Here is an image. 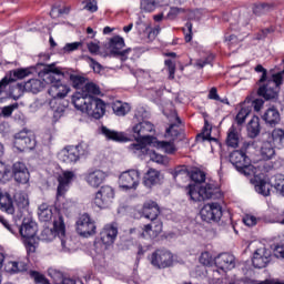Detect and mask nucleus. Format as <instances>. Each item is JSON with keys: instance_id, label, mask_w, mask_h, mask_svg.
<instances>
[{"instance_id": "nucleus-47", "label": "nucleus", "mask_w": 284, "mask_h": 284, "mask_svg": "<svg viewBox=\"0 0 284 284\" xmlns=\"http://www.w3.org/2000/svg\"><path fill=\"white\" fill-rule=\"evenodd\" d=\"M173 179H187V168L186 166H176L173 171Z\"/></svg>"}, {"instance_id": "nucleus-39", "label": "nucleus", "mask_w": 284, "mask_h": 284, "mask_svg": "<svg viewBox=\"0 0 284 284\" xmlns=\"http://www.w3.org/2000/svg\"><path fill=\"white\" fill-rule=\"evenodd\" d=\"M113 112L116 116H125L130 112L131 108L128 103L116 102L113 104Z\"/></svg>"}, {"instance_id": "nucleus-38", "label": "nucleus", "mask_w": 284, "mask_h": 284, "mask_svg": "<svg viewBox=\"0 0 284 284\" xmlns=\"http://www.w3.org/2000/svg\"><path fill=\"white\" fill-rule=\"evenodd\" d=\"M271 189L272 184H270V182L267 183L265 180H260L255 184V192H257V194H262V196H270Z\"/></svg>"}, {"instance_id": "nucleus-12", "label": "nucleus", "mask_w": 284, "mask_h": 284, "mask_svg": "<svg viewBox=\"0 0 284 284\" xmlns=\"http://www.w3.org/2000/svg\"><path fill=\"white\" fill-rule=\"evenodd\" d=\"M77 232L80 236L88 239V236H94L97 234V223L90 214H82L77 221Z\"/></svg>"}, {"instance_id": "nucleus-36", "label": "nucleus", "mask_w": 284, "mask_h": 284, "mask_svg": "<svg viewBox=\"0 0 284 284\" xmlns=\"http://www.w3.org/2000/svg\"><path fill=\"white\" fill-rule=\"evenodd\" d=\"M70 81L75 90H83L88 83V78L79 74H70Z\"/></svg>"}, {"instance_id": "nucleus-50", "label": "nucleus", "mask_w": 284, "mask_h": 284, "mask_svg": "<svg viewBox=\"0 0 284 284\" xmlns=\"http://www.w3.org/2000/svg\"><path fill=\"white\" fill-rule=\"evenodd\" d=\"M191 180L194 181V183H205V172L201 170L193 171Z\"/></svg>"}, {"instance_id": "nucleus-10", "label": "nucleus", "mask_w": 284, "mask_h": 284, "mask_svg": "<svg viewBox=\"0 0 284 284\" xmlns=\"http://www.w3.org/2000/svg\"><path fill=\"white\" fill-rule=\"evenodd\" d=\"M14 146L20 152H26L27 150H34L37 148V139L34 138V132L23 129L22 131L14 134Z\"/></svg>"}, {"instance_id": "nucleus-40", "label": "nucleus", "mask_w": 284, "mask_h": 284, "mask_svg": "<svg viewBox=\"0 0 284 284\" xmlns=\"http://www.w3.org/2000/svg\"><path fill=\"white\" fill-rule=\"evenodd\" d=\"M226 143L230 148H239V133L234 126L229 130Z\"/></svg>"}, {"instance_id": "nucleus-34", "label": "nucleus", "mask_w": 284, "mask_h": 284, "mask_svg": "<svg viewBox=\"0 0 284 284\" xmlns=\"http://www.w3.org/2000/svg\"><path fill=\"white\" fill-rule=\"evenodd\" d=\"M248 136L256 139L261 134V124L258 123V116L253 118L247 125Z\"/></svg>"}, {"instance_id": "nucleus-23", "label": "nucleus", "mask_w": 284, "mask_h": 284, "mask_svg": "<svg viewBox=\"0 0 284 284\" xmlns=\"http://www.w3.org/2000/svg\"><path fill=\"white\" fill-rule=\"evenodd\" d=\"M129 150L139 156H141V154L148 155L151 161H154L155 163H163V156L148 149V145L145 144H131L129 145Z\"/></svg>"}, {"instance_id": "nucleus-43", "label": "nucleus", "mask_w": 284, "mask_h": 284, "mask_svg": "<svg viewBox=\"0 0 284 284\" xmlns=\"http://www.w3.org/2000/svg\"><path fill=\"white\" fill-rule=\"evenodd\" d=\"M48 274L50 278L53 280L55 284H61L63 282V273L57 268H49Z\"/></svg>"}, {"instance_id": "nucleus-22", "label": "nucleus", "mask_w": 284, "mask_h": 284, "mask_svg": "<svg viewBox=\"0 0 284 284\" xmlns=\"http://www.w3.org/2000/svg\"><path fill=\"white\" fill-rule=\"evenodd\" d=\"M105 179H108V173L99 169L89 170L84 175V181H87L88 185L91 187H99L104 183Z\"/></svg>"}, {"instance_id": "nucleus-57", "label": "nucleus", "mask_w": 284, "mask_h": 284, "mask_svg": "<svg viewBox=\"0 0 284 284\" xmlns=\"http://www.w3.org/2000/svg\"><path fill=\"white\" fill-rule=\"evenodd\" d=\"M207 128H210V125L206 122L203 128V132L197 135V139H202V141H216V139L211 136V132Z\"/></svg>"}, {"instance_id": "nucleus-59", "label": "nucleus", "mask_w": 284, "mask_h": 284, "mask_svg": "<svg viewBox=\"0 0 284 284\" xmlns=\"http://www.w3.org/2000/svg\"><path fill=\"white\" fill-rule=\"evenodd\" d=\"M181 12H185V9L179 8V7H171L169 13H168V19L174 20L175 17H179Z\"/></svg>"}, {"instance_id": "nucleus-8", "label": "nucleus", "mask_w": 284, "mask_h": 284, "mask_svg": "<svg viewBox=\"0 0 284 284\" xmlns=\"http://www.w3.org/2000/svg\"><path fill=\"white\" fill-rule=\"evenodd\" d=\"M186 190V194L190 197V201H193V203L214 199L219 192V189H216V186L212 183H206L205 185L200 186L190 184Z\"/></svg>"}, {"instance_id": "nucleus-27", "label": "nucleus", "mask_w": 284, "mask_h": 284, "mask_svg": "<svg viewBox=\"0 0 284 284\" xmlns=\"http://www.w3.org/2000/svg\"><path fill=\"white\" fill-rule=\"evenodd\" d=\"M142 214L144 219H159V214H161V209L155 201L149 200L143 204Z\"/></svg>"}, {"instance_id": "nucleus-61", "label": "nucleus", "mask_w": 284, "mask_h": 284, "mask_svg": "<svg viewBox=\"0 0 284 284\" xmlns=\"http://www.w3.org/2000/svg\"><path fill=\"white\" fill-rule=\"evenodd\" d=\"M273 254L276 258L284 261V244H277L273 250Z\"/></svg>"}, {"instance_id": "nucleus-46", "label": "nucleus", "mask_w": 284, "mask_h": 284, "mask_svg": "<svg viewBox=\"0 0 284 284\" xmlns=\"http://www.w3.org/2000/svg\"><path fill=\"white\" fill-rule=\"evenodd\" d=\"M247 116H250V110L242 108L235 118L237 125H243V123H245V120L247 119Z\"/></svg>"}, {"instance_id": "nucleus-4", "label": "nucleus", "mask_w": 284, "mask_h": 284, "mask_svg": "<svg viewBox=\"0 0 284 284\" xmlns=\"http://www.w3.org/2000/svg\"><path fill=\"white\" fill-rule=\"evenodd\" d=\"M283 83V73L273 74L262 83H257V94L262 97L264 101H278V88Z\"/></svg>"}, {"instance_id": "nucleus-18", "label": "nucleus", "mask_w": 284, "mask_h": 284, "mask_svg": "<svg viewBox=\"0 0 284 284\" xmlns=\"http://www.w3.org/2000/svg\"><path fill=\"white\" fill-rule=\"evenodd\" d=\"M140 176L141 173L136 170L125 171L119 178V185L122 190H135L139 186Z\"/></svg>"}, {"instance_id": "nucleus-33", "label": "nucleus", "mask_w": 284, "mask_h": 284, "mask_svg": "<svg viewBox=\"0 0 284 284\" xmlns=\"http://www.w3.org/2000/svg\"><path fill=\"white\" fill-rule=\"evenodd\" d=\"M8 272L10 274H19V272H28V262L18 261V262H9Z\"/></svg>"}, {"instance_id": "nucleus-56", "label": "nucleus", "mask_w": 284, "mask_h": 284, "mask_svg": "<svg viewBox=\"0 0 284 284\" xmlns=\"http://www.w3.org/2000/svg\"><path fill=\"white\" fill-rule=\"evenodd\" d=\"M8 77H4L1 81H0V101H3V99H7L8 97V91H6V89L8 88Z\"/></svg>"}, {"instance_id": "nucleus-17", "label": "nucleus", "mask_w": 284, "mask_h": 284, "mask_svg": "<svg viewBox=\"0 0 284 284\" xmlns=\"http://www.w3.org/2000/svg\"><path fill=\"white\" fill-rule=\"evenodd\" d=\"M12 179L18 183V185H26L30 181V171L28 166L23 162H16L11 166V174Z\"/></svg>"}, {"instance_id": "nucleus-60", "label": "nucleus", "mask_w": 284, "mask_h": 284, "mask_svg": "<svg viewBox=\"0 0 284 284\" xmlns=\"http://www.w3.org/2000/svg\"><path fill=\"white\" fill-rule=\"evenodd\" d=\"M255 72H262V75L257 83H265V81L267 80V69L263 68L261 64H257L255 67Z\"/></svg>"}, {"instance_id": "nucleus-49", "label": "nucleus", "mask_w": 284, "mask_h": 284, "mask_svg": "<svg viewBox=\"0 0 284 284\" xmlns=\"http://www.w3.org/2000/svg\"><path fill=\"white\" fill-rule=\"evenodd\" d=\"M212 61H214V54H210L205 59L196 60L195 68L203 70V68H205V65L212 64Z\"/></svg>"}, {"instance_id": "nucleus-3", "label": "nucleus", "mask_w": 284, "mask_h": 284, "mask_svg": "<svg viewBox=\"0 0 284 284\" xmlns=\"http://www.w3.org/2000/svg\"><path fill=\"white\" fill-rule=\"evenodd\" d=\"M19 233L24 239V245L28 254H34L39 247V239H37V223L30 217H24Z\"/></svg>"}, {"instance_id": "nucleus-7", "label": "nucleus", "mask_w": 284, "mask_h": 284, "mask_svg": "<svg viewBox=\"0 0 284 284\" xmlns=\"http://www.w3.org/2000/svg\"><path fill=\"white\" fill-rule=\"evenodd\" d=\"M57 236L61 243L62 251L70 252V248L65 244V223L63 222V216H59L58 220L53 222V230L47 227L41 232L42 241H54Z\"/></svg>"}, {"instance_id": "nucleus-31", "label": "nucleus", "mask_w": 284, "mask_h": 284, "mask_svg": "<svg viewBox=\"0 0 284 284\" xmlns=\"http://www.w3.org/2000/svg\"><path fill=\"white\" fill-rule=\"evenodd\" d=\"M161 176V173L156 171L155 169H149L146 172L143 184L145 187H152L153 185H156L159 183V178Z\"/></svg>"}, {"instance_id": "nucleus-16", "label": "nucleus", "mask_w": 284, "mask_h": 284, "mask_svg": "<svg viewBox=\"0 0 284 284\" xmlns=\"http://www.w3.org/2000/svg\"><path fill=\"white\" fill-rule=\"evenodd\" d=\"M109 48L113 57H120L121 61H128V54L132 52L131 48H125V40L121 36H115L109 40Z\"/></svg>"}, {"instance_id": "nucleus-29", "label": "nucleus", "mask_w": 284, "mask_h": 284, "mask_svg": "<svg viewBox=\"0 0 284 284\" xmlns=\"http://www.w3.org/2000/svg\"><path fill=\"white\" fill-rule=\"evenodd\" d=\"M37 70V67H30L27 69H17L10 72V78H8V85L11 82L17 81V79H26V77H30V74H33Z\"/></svg>"}, {"instance_id": "nucleus-9", "label": "nucleus", "mask_w": 284, "mask_h": 284, "mask_svg": "<svg viewBox=\"0 0 284 284\" xmlns=\"http://www.w3.org/2000/svg\"><path fill=\"white\" fill-rule=\"evenodd\" d=\"M88 144L80 143L75 146L64 148L59 153V159L63 163H77L81 159V156H85L88 154Z\"/></svg>"}, {"instance_id": "nucleus-58", "label": "nucleus", "mask_w": 284, "mask_h": 284, "mask_svg": "<svg viewBox=\"0 0 284 284\" xmlns=\"http://www.w3.org/2000/svg\"><path fill=\"white\" fill-rule=\"evenodd\" d=\"M182 30L184 32V39L186 43H190V41H192V22H186L185 28Z\"/></svg>"}, {"instance_id": "nucleus-11", "label": "nucleus", "mask_w": 284, "mask_h": 284, "mask_svg": "<svg viewBox=\"0 0 284 284\" xmlns=\"http://www.w3.org/2000/svg\"><path fill=\"white\" fill-rule=\"evenodd\" d=\"M150 263L158 270H165V267H172L174 256L168 250H156L151 254Z\"/></svg>"}, {"instance_id": "nucleus-14", "label": "nucleus", "mask_w": 284, "mask_h": 284, "mask_svg": "<svg viewBox=\"0 0 284 284\" xmlns=\"http://www.w3.org/2000/svg\"><path fill=\"white\" fill-rule=\"evenodd\" d=\"M230 163H232L237 172L245 174V176H250V172H247V170L250 169L251 161L245 152L239 150L233 151L230 154Z\"/></svg>"}, {"instance_id": "nucleus-15", "label": "nucleus", "mask_w": 284, "mask_h": 284, "mask_svg": "<svg viewBox=\"0 0 284 284\" xmlns=\"http://www.w3.org/2000/svg\"><path fill=\"white\" fill-rule=\"evenodd\" d=\"M200 215L206 223L217 222L223 216V207L219 203H209L201 209Z\"/></svg>"}, {"instance_id": "nucleus-2", "label": "nucleus", "mask_w": 284, "mask_h": 284, "mask_svg": "<svg viewBox=\"0 0 284 284\" xmlns=\"http://www.w3.org/2000/svg\"><path fill=\"white\" fill-rule=\"evenodd\" d=\"M75 110L84 112L93 119H101L105 114V102L99 98H75Z\"/></svg>"}, {"instance_id": "nucleus-51", "label": "nucleus", "mask_w": 284, "mask_h": 284, "mask_svg": "<svg viewBox=\"0 0 284 284\" xmlns=\"http://www.w3.org/2000/svg\"><path fill=\"white\" fill-rule=\"evenodd\" d=\"M200 263L201 265H204L206 267L212 266V263H214V260L212 258V255L210 252H204L200 256Z\"/></svg>"}, {"instance_id": "nucleus-1", "label": "nucleus", "mask_w": 284, "mask_h": 284, "mask_svg": "<svg viewBox=\"0 0 284 284\" xmlns=\"http://www.w3.org/2000/svg\"><path fill=\"white\" fill-rule=\"evenodd\" d=\"M36 68L34 72H37L39 77H43V80L31 79L24 84H19L20 90L23 89L26 92L39 94V92L45 88V83H48L51 85L48 92L52 99H64V97H68L70 87L61 82V79L65 77V73L54 67V63L47 65L43 62H38Z\"/></svg>"}, {"instance_id": "nucleus-63", "label": "nucleus", "mask_w": 284, "mask_h": 284, "mask_svg": "<svg viewBox=\"0 0 284 284\" xmlns=\"http://www.w3.org/2000/svg\"><path fill=\"white\" fill-rule=\"evenodd\" d=\"M84 10H88V12H97V10H99V7L97 6V1L95 0H87Z\"/></svg>"}, {"instance_id": "nucleus-5", "label": "nucleus", "mask_w": 284, "mask_h": 284, "mask_svg": "<svg viewBox=\"0 0 284 284\" xmlns=\"http://www.w3.org/2000/svg\"><path fill=\"white\" fill-rule=\"evenodd\" d=\"M14 204L12 203V199H10V195L0 196V209L3 212H7V214H14V212H18V216H23V211L28 209L30 202L28 201V196H26V194L16 193Z\"/></svg>"}, {"instance_id": "nucleus-48", "label": "nucleus", "mask_w": 284, "mask_h": 284, "mask_svg": "<svg viewBox=\"0 0 284 284\" xmlns=\"http://www.w3.org/2000/svg\"><path fill=\"white\" fill-rule=\"evenodd\" d=\"M18 109H19V103H13L11 105L4 106L2 108L1 116H4V119H8L12 116V113L14 112V110H18Z\"/></svg>"}, {"instance_id": "nucleus-30", "label": "nucleus", "mask_w": 284, "mask_h": 284, "mask_svg": "<svg viewBox=\"0 0 284 284\" xmlns=\"http://www.w3.org/2000/svg\"><path fill=\"white\" fill-rule=\"evenodd\" d=\"M274 10V3L260 2L253 6V14L255 17H263L270 14Z\"/></svg>"}, {"instance_id": "nucleus-19", "label": "nucleus", "mask_w": 284, "mask_h": 284, "mask_svg": "<svg viewBox=\"0 0 284 284\" xmlns=\"http://www.w3.org/2000/svg\"><path fill=\"white\" fill-rule=\"evenodd\" d=\"M270 261H272V251L270 248L260 247L253 254L252 264L253 267L263 270V267H267Z\"/></svg>"}, {"instance_id": "nucleus-37", "label": "nucleus", "mask_w": 284, "mask_h": 284, "mask_svg": "<svg viewBox=\"0 0 284 284\" xmlns=\"http://www.w3.org/2000/svg\"><path fill=\"white\" fill-rule=\"evenodd\" d=\"M273 145L281 150L284 148V130L283 129H275L272 132Z\"/></svg>"}, {"instance_id": "nucleus-54", "label": "nucleus", "mask_w": 284, "mask_h": 284, "mask_svg": "<svg viewBox=\"0 0 284 284\" xmlns=\"http://www.w3.org/2000/svg\"><path fill=\"white\" fill-rule=\"evenodd\" d=\"M53 103H57V101L53 100L50 102V105L53 110V116H54V119H61V116H63V112H65V106H63V105L54 106V105H52Z\"/></svg>"}, {"instance_id": "nucleus-24", "label": "nucleus", "mask_w": 284, "mask_h": 284, "mask_svg": "<svg viewBox=\"0 0 284 284\" xmlns=\"http://www.w3.org/2000/svg\"><path fill=\"white\" fill-rule=\"evenodd\" d=\"M214 264L219 270H234L236 267V262L234 255L230 253H221L214 260Z\"/></svg>"}, {"instance_id": "nucleus-32", "label": "nucleus", "mask_w": 284, "mask_h": 284, "mask_svg": "<svg viewBox=\"0 0 284 284\" xmlns=\"http://www.w3.org/2000/svg\"><path fill=\"white\" fill-rule=\"evenodd\" d=\"M276 151L274 150V144L270 141L263 142L261 146V156L264 161H270L274 159Z\"/></svg>"}, {"instance_id": "nucleus-64", "label": "nucleus", "mask_w": 284, "mask_h": 284, "mask_svg": "<svg viewBox=\"0 0 284 284\" xmlns=\"http://www.w3.org/2000/svg\"><path fill=\"white\" fill-rule=\"evenodd\" d=\"M243 223L247 225V227H254L256 225V217L254 215H246L243 217Z\"/></svg>"}, {"instance_id": "nucleus-26", "label": "nucleus", "mask_w": 284, "mask_h": 284, "mask_svg": "<svg viewBox=\"0 0 284 284\" xmlns=\"http://www.w3.org/2000/svg\"><path fill=\"white\" fill-rule=\"evenodd\" d=\"M72 179H74V172L72 171H64L61 176H59V185L57 191V199L63 196L65 192H68V186L72 183Z\"/></svg>"}, {"instance_id": "nucleus-53", "label": "nucleus", "mask_w": 284, "mask_h": 284, "mask_svg": "<svg viewBox=\"0 0 284 284\" xmlns=\"http://www.w3.org/2000/svg\"><path fill=\"white\" fill-rule=\"evenodd\" d=\"M149 221H151V227L153 229V232H155V234H161L162 230H163V223L161 222V220H159V217L155 219H149Z\"/></svg>"}, {"instance_id": "nucleus-41", "label": "nucleus", "mask_w": 284, "mask_h": 284, "mask_svg": "<svg viewBox=\"0 0 284 284\" xmlns=\"http://www.w3.org/2000/svg\"><path fill=\"white\" fill-rule=\"evenodd\" d=\"M283 184H284V175L281 173L275 174L270 179V185L271 187H274L276 192H278L283 187Z\"/></svg>"}, {"instance_id": "nucleus-42", "label": "nucleus", "mask_w": 284, "mask_h": 284, "mask_svg": "<svg viewBox=\"0 0 284 284\" xmlns=\"http://www.w3.org/2000/svg\"><path fill=\"white\" fill-rule=\"evenodd\" d=\"M30 277L33 278L36 284H50V280L45 277V275L37 272L30 271Z\"/></svg>"}, {"instance_id": "nucleus-45", "label": "nucleus", "mask_w": 284, "mask_h": 284, "mask_svg": "<svg viewBox=\"0 0 284 284\" xmlns=\"http://www.w3.org/2000/svg\"><path fill=\"white\" fill-rule=\"evenodd\" d=\"M166 154H174L176 152V146H174V142L160 141L158 143Z\"/></svg>"}, {"instance_id": "nucleus-55", "label": "nucleus", "mask_w": 284, "mask_h": 284, "mask_svg": "<svg viewBox=\"0 0 284 284\" xmlns=\"http://www.w3.org/2000/svg\"><path fill=\"white\" fill-rule=\"evenodd\" d=\"M164 64L169 70V79L173 80L176 72V63H174V61H172L171 59H168L164 61Z\"/></svg>"}, {"instance_id": "nucleus-44", "label": "nucleus", "mask_w": 284, "mask_h": 284, "mask_svg": "<svg viewBox=\"0 0 284 284\" xmlns=\"http://www.w3.org/2000/svg\"><path fill=\"white\" fill-rule=\"evenodd\" d=\"M141 10H144V12L156 10V0H142Z\"/></svg>"}, {"instance_id": "nucleus-25", "label": "nucleus", "mask_w": 284, "mask_h": 284, "mask_svg": "<svg viewBox=\"0 0 284 284\" xmlns=\"http://www.w3.org/2000/svg\"><path fill=\"white\" fill-rule=\"evenodd\" d=\"M262 121L265 122L268 128H276L281 123V113L274 106L268 108L262 114Z\"/></svg>"}, {"instance_id": "nucleus-13", "label": "nucleus", "mask_w": 284, "mask_h": 284, "mask_svg": "<svg viewBox=\"0 0 284 284\" xmlns=\"http://www.w3.org/2000/svg\"><path fill=\"white\" fill-rule=\"evenodd\" d=\"M112 201H114V189L110 185H104L95 193L93 203L100 210H105L112 205Z\"/></svg>"}, {"instance_id": "nucleus-62", "label": "nucleus", "mask_w": 284, "mask_h": 284, "mask_svg": "<svg viewBox=\"0 0 284 284\" xmlns=\"http://www.w3.org/2000/svg\"><path fill=\"white\" fill-rule=\"evenodd\" d=\"M82 43L81 42H72V43H67L63 48L64 52H74V50H79L81 48Z\"/></svg>"}, {"instance_id": "nucleus-21", "label": "nucleus", "mask_w": 284, "mask_h": 284, "mask_svg": "<svg viewBox=\"0 0 284 284\" xmlns=\"http://www.w3.org/2000/svg\"><path fill=\"white\" fill-rule=\"evenodd\" d=\"M119 234V224L111 223L104 225L102 231L100 232V240L104 245H112L114 241H116V236Z\"/></svg>"}, {"instance_id": "nucleus-35", "label": "nucleus", "mask_w": 284, "mask_h": 284, "mask_svg": "<svg viewBox=\"0 0 284 284\" xmlns=\"http://www.w3.org/2000/svg\"><path fill=\"white\" fill-rule=\"evenodd\" d=\"M38 216L43 223L52 221V209L48 204H41L39 206Z\"/></svg>"}, {"instance_id": "nucleus-20", "label": "nucleus", "mask_w": 284, "mask_h": 284, "mask_svg": "<svg viewBox=\"0 0 284 284\" xmlns=\"http://www.w3.org/2000/svg\"><path fill=\"white\" fill-rule=\"evenodd\" d=\"M101 94V89L94 82H87L81 91L72 95V103H75L77 98L80 99H97Z\"/></svg>"}, {"instance_id": "nucleus-28", "label": "nucleus", "mask_w": 284, "mask_h": 284, "mask_svg": "<svg viewBox=\"0 0 284 284\" xmlns=\"http://www.w3.org/2000/svg\"><path fill=\"white\" fill-rule=\"evenodd\" d=\"M101 134H103L106 141H115L116 143H125L128 141L125 134L111 130L108 126L101 128Z\"/></svg>"}, {"instance_id": "nucleus-6", "label": "nucleus", "mask_w": 284, "mask_h": 284, "mask_svg": "<svg viewBox=\"0 0 284 284\" xmlns=\"http://www.w3.org/2000/svg\"><path fill=\"white\" fill-rule=\"evenodd\" d=\"M133 138L136 143H132V145H152L156 138L151 134L154 133V124L150 121H142L135 124L132 128Z\"/></svg>"}, {"instance_id": "nucleus-52", "label": "nucleus", "mask_w": 284, "mask_h": 284, "mask_svg": "<svg viewBox=\"0 0 284 284\" xmlns=\"http://www.w3.org/2000/svg\"><path fill=\"white\" fill-rule=\"evenodd\" d=\"M10 179V170L3 164V162H0V183H6Z\"/></svg>"}]
</instances>
